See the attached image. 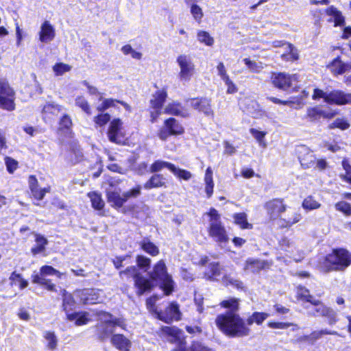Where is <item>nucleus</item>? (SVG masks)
I'll use <instances>...</instances> for the list:
<instances>
[{"label": "nucleus", "mask_w": 351, "mask_h": 351, "mask_svg": "<svg viewBox=\"0 0 351 351\" xmlns=\"http://www.w3.org/2000/svg\"><path fill=\"white\" fill-rule=\"evenodd\" d=\"M215 324L223 334L231 337H246L251 332L245 321L234 312L219 315L216 317Z\"/></svg>", "instance_id": "nucleus-1"}, {"label": "nucleus", "mask_w": 351, "mask_h": 351, "mask_svg": "<svg viewBox=\"0 0 351 351\" xmlns=\"http://www.w3.org/2000/svg\"><path fill=\"white\" fill-rule=\"evenodd\" d=\"M206 215L209 217L208 235L221 247L224 248L228 243L230 238L227 230L221 222V215L213 208H211Z\"/></svg>", "instance_id": "nucleus-2"}, {"label": "nucleus", "mask_w": 351, "mask_h": 351, "mask_svg": "<svg viewBox=\"0 0 351 351\" xmlns=\"http://www.w3.org/2000/svg\"><path fill=\"white\" fill-rule=\"evenodd\" d=\"M326 271H342L351 264V254L346 250H333L325 258Z\"/></svg>", "instance_id": "nucleus-3"}, {"label": "nucleus", "mask_w": 351, "mask_h": 351, "mask_svg": "<svg viewBox=\"0 0 351 351\" xmlns=\"http://www.w3.org/2000/svg\"><path fill=\"white\" fill-rule=\"evenodd\" d=\"M97 315L101 322L97 328L101 339H105L112 334L114 332L113 328L116 326L122 328L125 327L123 318L114 317L111 314L103 311L99 312Z\"/></svg>", "instance_id": "nucleus-4"}, {"label": "nucleus", "mask_w": 351, "mask_h": 351, "mask_svg": "<svg viewBox=\"0 0 351 351\" xmlns=\"http://www.w3.org/2000/svg\"><path fill=\"white\" fill-rule=\"evenodd\" d=\"M150 278L160 282L161 288L166 295H169L172 292L173 281L167 274L166 265L163 261H160L154 265L153 271L150 273Z\"/></svg>", "instance_id": "nucleus-5"}, {"label": "nucleus", "mask_w": 351, "mask_h": 351, "mask_svg": "<svg viewBox=\"0 0 351 351\" xmlns=\"http://www.w3.org/2000/svg\"><path fill=\"white\" fill-rule=\"evenodd\" d=\"M176 62L179 66V79L181 82H189L195 73V65L191 57L187 54H180L176 58Z\"/></svg>", "instance_id": "nucleus-6"}, {"label": "nucleus", "mask_w": 351, "mask_h": 351, "mask_svg": "<svg viewBox=\"0 0 351 351\" xmlns=\"http://www.w3.org/2000/svg\"><path fill=\"white\" fill-rule=\"evenodd\" d=\"M119 276L123 278V276L128 277L132 276L134 279V285L137 289V294L143 295L145 291H149L152 287V282L143 277L137 272V269L134 266L129 267L125 270L119 272Z\"/></svg>", "instance_id": "nucleus-7"}, {"label": "nucleus", "mask_w": 351, "mask_h": 351, "mask_svg": "<svg viewBox=\"0 0 351 351\" xmlns=\"http://www.w3.org/2000/svg\"><path fill=\"white\" fill-rule=\"evenodd\" d=\"M58 273V270L51 266L45 265L40 267V272L34 271L32 275V281L34 284L43 286L46 289L51 291H56L55 285L51 280L45 278L47 276H53Z\"/></svg>", "instance_id": "nucleus-8"}, {"label": "nucleus", "mask_w": 351, "mask_h": 351, "mask_svg": "<svg viewBox=\"0 0 351 351\" xmlns=\"http://www.w3.org/2000/svg\"><path fill=\"white\" fill-rule=\"evenodd\" d=\"M15 94L8 82L3 79L0 80V107L12 111L15 108Z\"/></svg>", "instance_id": "nucleus-9"}, {"label": "nucleus", "mask_w": 351, "mask_h": 351, "mask_svg": "<svg viewBox=\"0 0 351 351\" xmlns=\"http://www.w3.org/2000/svg\"><path fill=\"white\" fill-rule=\"evenodd\" d=\"M167 97V93L165 88L158 90L152 95V99L149 101L150 108L152 109L150 112L151 121L152 123L155 122L161 114L162 106L165 103Z\"/></svg>", "instance_id": "nucleus-10"}, {"label": "nucleus", "mask_w": 351, "mask_h": 351, "mask_svg": "<svg viewBox=\"0 0 351 351\" xmlns=\"http://www.w3.org/2000/svg\"><path fill=\"white\" fill-rule=\"evenodd\" d=\"M311 304L313 308L308 311L309 315L327 317L330 325H333L337 322V314L332 309L326 306L320 301L315 299L312 301Z\"/></svg>", "instance_id": "nucleus-11"}, {"label": "nucleus", "mask_w": 351, "mask_h": 351, "mask_svg": "<svg viewBox=\"0 0 351 351\" xmlns=\"http://www.w3.org/2000/svg\"><path fill=\"white\" fill-rule=\"evenodd\" d=\"M271 80L275 87L286 90L291 87L293 83L298 80V76L296 74L290 75L285 73H275L272 74Z\"/></svg>", "instance_id": "nucleus-12"}, {"label": "nucleus", "mask_w": 351, "mask_h": 351, "mask_svg": "<svg viewBox=\"0 0 351 351\" xmlns=\"http://www.w3.org/2000/svg\"><path fill=\"white\" fill-rule=\"evenodd\" d=\"M265 208L270 219H278L280 222V218H282V214L286 211L287 206L283 203L281 199H274L267 202L265 204Z\"/></svg>", "instance_id": "nucleus-13"}, {"label": "nucleus", "mask_w": 351, "mask_h": 351, "mask_svg": "<svg viewBox=\"0 0 351 351\" xmlns=\"http://www.w3.org/2000/svg\"><path fill=\"white\" fill-rule=\"evenodd\" d=\"M335 114L332 110H324L320 106H317L306 109L305 118L311 122H317L321 118L331 119L335 117Z\"/></svg>", "instance_id": "nucleus-14"}, {"label": "nucleus", "mask_w": 351, "mask_h": 351, "mask_svg": "<svg viewBox=\"0 0 351 351\" xmlns=\"http://www.w3.org/2000/svg\"><path fill=\"white\" fill-rule=\"evenodd\" d=\"M327 104L343 106L351 104V93H347L340 90H334L328 93Z\"/></svg>", "instance_id": "nucleus-15"}, {"label": "nucleus", "mask_w": 351, "mask_h": 351, "mask_svg": "<svg viewBox=\"0 0 351 351\" xmlns=\"http://www.w3.org/2000/svg\"><path fill=\"white\" fill-rule=\"evenodd\" d=\"M123 122L120 119H114L110 123L108 130V137L109 140L117 144H120L122 142L121 138L123 134L121 131Z\"/></svg>", "instance_id": "nucleus-16"}, {"label": "nucleus", "mask_w": 351, "mask_h": 351, "mask_svg": "<svg viewBox=\"0 0 351 351\" xmlns=\"http://www.w3.org/2000/svg\"><path fill=\"white\" fill-rule=\"evenodd\" d=\"M327 68L335 76L342 75L351 71V61L345 62L338 56L327 65Z\"/></svg>", "instance_id": "nucleus-17"}, {"label": "nucleus", "mask_w": 351, "mask_h": 351, "mask_svg": "<svg viewBox=\"0 0 351 351\" xmlns=\"http://www.w3.org/2000/svg\"><path fill=\"white\" fill-rule=\"evenodd\" d=\"M180 315L178 305L175 302H172L165 312L160 311L158 313V318L168 323L173 320H179Z\"/></svg>", "instance_id": "nucleus-18"}, {"label": "nucleus", "mask_w": 351, "mask_h": 351, "mask_svg": "<svg viewBox=\"0 0 351 351\" xmlns=\"http://www.w3.org/2000/svg\"><path fill=\"white\" fill-rule=\"evenodd\" d=\"M274 47H284L289 50V53H282L281 58L285 61H294L298 59L299 55L297 49L291 44L285 41L275 40L272 43Z\"/></svg>", "instance_id": "nucleus-19"}, {"label": "nucleus", "mask_w": 351, "mask_h": 351, "mask_svg": "<svg viewBox=\"0 0 351 351\" xmlns=\"http://www.w3.org/2000/svg\"><path fill=\"white\" fill-rule=\"evenodd\" d=\"M77 297L80 298L81 302L84 304H92L99 302V290L94 289H86L78 290L75 292Z\"/></svg>", "instance_id": "nucleus-20"}, {"label": "nucleus", "mask_w": 351, "mask_h": 351, "mask_svg": "<svg viewBox=\"0 0 351 351\" xmlns=\"http://www.w3.org/2000/svg\"><path fill=\"white\" fill-rule=\"evenodd\" d=\"M210 103V99L205 97L192 99L189 101V104L192 108L198 110L206 116L213 115Z\"/></svg>", "instance_id": "nucleus-21"}, {"label": "nucleus", "mask_w": 351, "mask_h": 351, "mask_svg": "<svg viewBox=\"0 0 351 351\" xmlns=\"http://www.w3.org/2000/svg\"><path fill=\"white\" fill-rule=\"evenodd\" d=\"M56 36L54 27L49 21H45L39 32V40L43 43H49L52 41Z\"/></svg>", "instance_id": "nucleus-22"}, {"label": "nucleus", "mask_w": 351, "mask_h": 351, "mask_svg": "<svg viewBox=\"0 0 351 351\" xmlns=\"http://www.w3.org/2000/svg\"><path fill=\"white\" fill-rule=\"evenodd\" d=\"M28 182L31 193L36 199H43L45 194L49 192V187L40 188L38 186V180L34 176H30L29 177Z\"/></svg>", "instance_id": "nucleus-23"}, {"label": "nucleus", "mask_w": 351, "mask_h": 351, "mask_svg": "<svg viewBox=\"0 0 351 351\" xmlns=\"http://www.w3.org/2000/svg\"><path fill=\"white\" fill-rule=\"evenodd\" d=\"M164 112L182 117H186L189 115L186 108L182 106L181 104L175 101L168 104L165 108Z\"/></svg>", "instance_id": "nucleus-24"}, {"label": "nucleus", "mask_w": 351, "mask_h": 351, "mask_svg": "<svg viewBox=\"0 0 351 351\" xmlns=\"http://www.w3.org/2000/svg\"><path fill=\"white\" fill-rule=\"evenodd\" d=\"M112 344L120 351H129L131 348V341L123 335H114L111 338Z\"/></svg>", "instance_id": "nucleus-25"}, {"label": "nucleus", "mask_w": 351, "mask_h": 351, "mask_svg": "<svg viewBox=\"0 0 351 351\" xmlns=\"http://www.w3.org/2000/svg\"><path fill=\"white\" fill-rule=\"evenodd\" d=\"M107 198L111 206L116 208H121L127 202L124 193L121 195L119 192L115 191L108 190L107 191Z\"/></svg>", "instance_id": "nucleus-26"}, {"label": "nucleus", "mask_w": 351, "mask_h": 351, "mask_svg": "<svg viewBox=\"0 0 351 351\" xmlns=\"http://www.w3.org/2000/svg\"><path fill=\"white\" fill-rule=\"evenodd\" d=\"M326 13L327 15L332 17L335 27L345 25V17L343 16L342 12L335 7L332 5L328 7L326 10Z\"/></svg>", "instance_id": "nucleus-27"}, {"label": "nucleus", "mask_w": 351, "mask_h": 351, "mask_svg": "<svg viewBox=\"0 0 351 351\" xmlns=\"http://www.w3.org/2000/svg\"><path fill=\"white\" fill-rule=\"evenodd\" d=\"M165 186V177L162 174H154L145 183L144 188L149 190L153 188H159Z\"/></svg>", "instance_id": "nucleus-28"}, {"label": "nucleus", "mask_w": 351, "mask_h": 351, "mask_svg": "<svg viewBox=\"0 0 351 351\" xmlns=\"http://www.w3.org/2000/svg\"><path fill=\"white\" fill-rule=\"evenodd\" d=\"M266 267H268V264L267 262L264 261L248 259L246 261L244 269L254 273L258 272V271L265 268Z\"/></svg>", "instance_id": "nucleus-29"}, {"label": "nucleus", "mask_w": 351, "mask_h": 351, "mask_svg": "<svg viewBox=\"0 0 351 351\" xmlns=\"http://www.w3.org/2000/svg\"><path fill=\"white\" fill-rule=\"evenodd\" d=\"M165 126L168 128L171 135H180L184 133V128L174 118H169L165 121Z\"/></svg>", "instance_id": "nucleus-30"}, {"label": "nucleus", "mask_w": 351, "mask_h": 351, "mask_svg": "<svg viewBox=\"0 0 351 351\" xmlns=\"http://www.w3.org/2000/svg\"><path fill=\"white\" fill-rule=\"evenodd\" d=\"M63 110L62 106H59L54 103H48L45 104L43 108V115L45 119H51V115H57Z\"/></svg>", "instance_id": "nucleus-31"}, {"label": "nucleus", "mask_w": 351, "mask_h": 351, "mask_svg": "<svg viewBox=\"0 0 351 351\" xmlns=\"http://www.w3.org/2000/svg\"><path fill=\"white\" fill-rule=\"evenodd\" d=\"M88 315V313L86 312L68 313L67 319L69 321H75L77 326H82L86 324L90 321Z\"/></svg>", "instance_id": "nucleus-32"}, {"label": "nucleus", "mask_w": 351, "mask_h": 351, "mask_svg": "<svg viewBox=\"0 0 351 351\" xmlns=\"http://www.w3.org/2000/svg\"><path fill=\"white\" fill-rule=\"evenodd\" d=\"M269 316V314L267 313L254 312L250 317H248L245 324L248 327L252 326L254 323L257 325H261Z\"/></svg>", "instance_id": "nucleus-33"}, {"label": "nucleus", "mask_w": 351, "mask_h": 351, "mask_svg": "<svg viewBox=\"0 0 351 351\" xmlns=\"http://www.w3.org/2000/svg\"><path fill=\"white\" fill-rule=\"evenodd\" d=\"M302 219V215L298 212H293L290 216H285L280 218V225L283 228H289L295 223L299 222Z\"/></svg>", "instance_id": "nucleus-34"}, {"label": "nucleus", "mask_w": 351, "mask_h": 351, "mask_svg": "<svg viewBox=\"0 0 351 351\" xmlns=\"http://www.w3.org/2000/svg\"><path fill=\"white\" fill-rule=\"evenodd\" d=\"M66 158L71 163L75 164L80 162L83 158V154L80 147L77 145L71 147Z\"/></svg>", "instance_id": "nucleus-35"}, {"label": "nucleus", "mask_w": 351, "mask_h": 351, "mask_svg": "<svg viewBox=\"0 0 351 351\" xmlns=\"http://www.w3.org/2000/svg\"><path fill=\"white\" fill-rule=\"evenodd\" d=\"M75 306V301L73 295L66 292V290H63L62 293V307L66 315L69 313Z\"/></svg>", "instance_id": "nucleus-36"}, {"label": "nucleus", "mask_w": 351, "mask_h": 351, "mask_svg": "<svg viewBox=\"0 0 351 351\" xmlns=\"http://www.w3.org/2000/svg\"><path fill=\"white\" fill-rule=\"evenodd\" d=\"M36 245L32 248L31 251L34 255L42 253L45 250V246L48 241L46 238L40 234H36Z\"/></svg>", "instance_id": "nucleus-37"}, {"label": "nucleus", "mask_w": 351, "mask_h": 351, "mask_svg": "<svg viewBox=\"0 0 351 351\" xmlns=\"http://www.w3.org/2000/svg\"><path fill=\"white\" fill-rule=\"evenodd\" d=\"M234 223L241 229H252V224L247 222V215L245 213H235L233 215Z\"/></svg>", "instance_id": "nucleus-38"}, {"label": "nucleus", "mask_w": 351, "mask_h": 351, "mask_svg": "<svg viewBox=\"0 0 351 351\" xmlns=\"http://www.w3.org/2000/svg\"><path fill=\"white\" fill-rule=\"evenodd\" d=\"M88 196L90 199L93 208L99 211L104 208L105 203L100 194L96 192H90L88 194Z\"/></svg>", "instance_id": "nucleus-39"}, {"label": "nucleus", "mask_w": 351, "mask_h": 351, "mask_svg": "<svg viewBox=\"0 0 351 351\" xmlns=\"http://www.w3.org/2000/svg\"><path fill=\"white\" fill-rule=\"evenodd\" d=\"M250 134L252 136L256 139L258 145L263 148H266L267 146V143L265 140V136L267 134L266 132L260 131L256 128H251L250 130Z\"/></svg>", "instance_id": "nucleus-40"}, {"label": "nucleus", "mask_w": 351, "mask_h": 351, "mask_svg": "<svg viewBox=\"0 0 351 351\" xmlns=\"http://www.w3.org/2000/svg\"><path fill=\"white\" fill-rule=\"evenodd\" d=\"M141 248L152 256H156L159 253L158 247L152 243L149 239H144L140 243Z\"/></svg>", "instance_id": "nucleus-41"}, {"label": "nucleus", "mask_w": 351, "mask_h": 351, "mask_svg": "<svg viewBox=\"0 0 351 351\" xmlns=\"http://www.w3.org/2000/svg\"><path fill=\"white\" fill-rule=\"evenodd\" d=\"M173 165H174L173 164L170 163L169 162L158 160H156L150 166L149 171L151 173L158 172L164 168H167L171 171L172 169L173 168Z\"/></svg>", "instance_id": "nucleus-42"}, {"label": "nucleus", "mask_w": 351, "mask_h": 351, "mask_svg": "<svg viewBox=\"0 0 351 351\" xmlns=\"http://www.w3.org/2000/svg\"><path fill=\"white\" fill-rule=\"evenodd\" d=\"M43 337L45 339L47 347L49 350H54L58 346V338L54 332L51 331H45Z\"/></svg>", "instance_id": "nucleus-43"}, {"label": "nucleus", "mask_w": 351, "mask_h": 351, "mask_svg": "<svg viewBox=\"0 0 351 351\" xmlns=\"http://www.w3.org/2000/svg\"><path fill=\"white\" fill-rule=\"evenodd\" d=\"M296 295L298 300L311 303L315 299L310 295L309 291L305 287L298 286L296 288Z\"/></svg>", "instance_id": "nucleus-44"}, {"label": "nucleus", "mask_w": 351, "mask_h": 351, "mask_svg": "<svg viewBox=\"0 0 351 351\" xmlns=\"http://www.w3.org/2000/svg\"><path fill=\"white\" fill-rule=\"evenodd\" d=\"M99 100V103L97 106V110L100 112H104L110 107H114L117 102H119V101L117 99H104L102 97H100Z\"/></svg>", "instance_id": "nucleus-45"}, {"label": "nucleus", "mask_w": 351, "mask_h": 351, "mask_svg": "<svg viewBox=\"0 0 351 351\" xmlns=\"http://www.w3.org/2000/svg\"><path fill=\"white\" fill-rule=\"evenodd\" d=\"M197 38L199 43H203L206 46L210 47L214 44V38L206 31H198Z\"/></svg>", "instance_id": "nucleus-46"}, {"label": "nucleus", "mask_w": 351, "mask_h": 351, "mask_svg": "<svg viewBox=\"0 0 351 351\" xmlns=\"http://www.w3.org/2000/svg\"><path fill=\"white\" fill-rule=\"evenodd\" d=\"M220 304L222 307L230 309V312L235 313V311H237L239 308V301L234 298L223 300L221 302Z\"/></svg>", "instance_id": "nucleus-47"}, {"label": "nucleus", "mask_w": 351, "mask_h": 351, "mask_svg": "<svg viewBox=\"0 0 351 351\" xmlns=\"http://www.w3.org/2000/svg\"><path fill=\"white\" fill-rule=\"evenodd\" d=\"M302 206L304 210H311L320 208L321 204L317 202L312 196H308L304 199Z\"/></svg>", "instance_id": "nucleus-48"}, {"label": "nucleus", "mask_w": 351, "mask_h": 351, "mask_svg": "<svg viewBox=\"0 0 351 351\" xmlns=\"http://www.w3.org/2000/svg\"><path fill=\"white\" fill-rule=\"evenodd\" d=\"M220 274V267L218 263H210L208 266V271L205 272V276L208 279L215 278L219 276Z\"/></svg>", "instance_id": "nucleus-49"}, {"label": "nucleus", "mask_w": 351, "mask_h": 351, "mask_svg": "<svg viewBox=\"0 0 351 351\" xmlns=\"http://www.w3.org/2000/svg\"><path fill=\"white\" fill-rule=\"evenodd\" d=\"M267 326L270 328L273 329H287L291 326H293L295 327V328L293 329V330H298L299 328L298 325L294 324L293 323L290 322H269L267 324Z\"/></svg>", "instance_id": "nucleus-50"}, {"label": "nucleus", "mask_w": 351, "mask_h": 351, "mask_svg": "<svg viewBox=\"0 0 351 351\" xmlns=\"http://www.w3.org/2000/svg\"><path fill=\"white\" fill-rule=\"evenodd\" d=\"M71 69V66L69 64H65V63H56L53 66V71L54 72L55 75L57 76L62 75L64 73L70 71Z\"/></svg>", "instance_id": "nucleus-51"}, {"label": "nucleus", "mask_w": 351, "mask_h": 351, "mask_svg": "<svg viewBox=\"0 0 351 351\" xmlns=\"http://www.w3.org/2000/svg\"><path fill=\"white\" fill-rule=\"evenodd\" d=\"M190 11L194 20L197 23H200L204 16L202 9L196 3H192Z\"/></svg>", "instance_id": "nucleus-52"}, {"label": "nucleus", "mask_w": 351, "mask_h": 351, "mask_svg": "<svg viewBox=\"0 0 351 351\" xmlns=\"http://www.w3.org/2000/svg\"><path fill=\"white\" fill-rule=\"evenodd\" d=\"M243 62L247 66V67L254 73H258L260 72L263 69V64L261 62H257L253 60H251L249 58H244Z\"/></svg>", "instance_id": "nucleus-53"}, {"label": "nucleus", "mask_w": 351, "mask_h": 351, "mask_svg": "<svg viewBox=\"0 0 351 351\" xmlns=\"http://www.w3.org/2000/svg\"><path fill=\"white\" fill-rule=\"evenodd\" d=\"M75 105L80 107L84 112L88 114H91L90 108L88 101L83 96H78L75 101Z\"/></svg>", "instance_id": "nucleus-54"}, {"label": "nucleus", "mask_w": 351, "mask_h": 351, "mask_svg": "<svg viewBox=\"0 0 351 351\" xmlns=\"http://www.w3.org/2000/svg\"><path fill=\"white\" fill-rule=\"evenodd\" d=\"M171 172L178 178L184 180H189L192 177V174L190 171L177 168L175 165H173Z\"/></svg>", "instance_id": "nucleus-55"}, {"label": "nucleus", "mask_w": 351, "mask_h": 351, "mask_svg": "<svg viewBox=\"0 0 351 351\" xmlns=\"http://www.w3.org/2000/svg\"><path fill=\"white\" fill-rule=\"evenodd\" d=\"M335 207L337 210L341 212L346 216L351 215V205L344 201L339 202L335 204Z\"/></svg>", "instance_id": "nucleus-56"}, {"label": "nucleus", "mask_w": 351, "mask_h": 351, "mask_svg": "<svg viewBox=\"0 0 351 351\" xmlns=\"http://www.w3.org/2000/svg\"><path fill=\"white\" fill-rule=\"evenodd\" d=\"M110 119V116L108 113H101L94 117V122L97 126L105 125Z\"/></svg>", "instance_id": "nucleus-57"}, {"label": "nucleus", "mask_w": 351, "mask_h": 351, "mask_svg": "<svg viewBox=\"0 0 351 351\" xmlns=\"http://www.w3.org/2000/svg\"><path fill=\"white\" fill-rule=\"evenodd\" d=\"M159 300V298L157 295H153L148 298L146 301V306L147 309L152 312V313H154L158 315V313H160L157 311V308L155 306L156 302L157 300Z\"/></svg>", "instance_id": "nucleus-58"}, {"label": "nucleus", "mask_w": 351, "mask_h": 351, "mask_svg": "<svg viewBox=\"0 0 351 351\" xmlns=\"http://www.w3.org/2000/svg\"><path fill=\"white\" fill-rule=\"evenodd\" d=\"M349 127L350 123L344 119H337L330 126V128H337L341 130H346Z\"/></svg>", "instance_id": "nucleus-59"}, {"label": "nucleus", "mask_w": 351, "mask_h": 351, "mask_svg": "<svg viewBox=\"0 0 351 351\" xmlns=\"http://www.w3.org/2000/svg\"><path fill=\"white\" fill-rule=\"evenodd\" d=\"M227 86V93L234 94L237 92L238 88L235 84L232 81L229 76L222 80Z\"/></svg>", "instance_id": "nucleus-60"}, {"label": "nucleus", "mask_w": 351, "mask_h": 351, "mask_svg": "<svg viewBox=\"0 0 351 351\" xmlns=\"http://www.w3.org/2000/svg\"><path fill=\"white\" fill-rule=\"evenodd\" d=\"M223 281L226 285H232L238 289L242 288L243 286V283L240 280L228 276L223 277Z\"/></svg>", "instance_id": "nucleus-61"}, {"label": "nucleus", "mask_w": 351, "mask_h": 351, "mask_svg": "<svg viewBox=\"0 0 351 351\" xmlns=\"http://www.w3.org/2000/svg\"><path fill=\"white\" fill-rule=\"evenodd\" d=\"M322 337L321 330H315L312 332L309 335H306L303 337V339L309 342H315L316 340L320 339Z\"/></svg>", "instance_id": "nucleus-62"}, {"label": "nucleus", "mask_w": 351, "mask_h": 351, "mask_svg": "<svg viewBox=\"0 0 351 351\" xmlns=\"http://www.w3.org/2000/svg\"><path fill=\"white\" fill-rule=\"evenodd\" d=\"M141 186H137L136 187L126 191L124 193L125 197L126 198V200L128 201V199L132 197H136L141 194Z\"/></svg>", "instance_id": "nucleus-63"}, {"label": "nucleus", "mask_w": 351, "mask_h": 351, "mask_svg": "<svg viewBox=\"0 0 351 351\" xmlns=\"http://www.w3.org/2000/svg\"><path fill=\"white\" fill-rule=\"evenodd\" d=\"M136 263L139 267L145 268L149 266L151 260L149 258L139 255L136 258Z\"/></svg>", "instance_id": "nucleus-64"}]
</instances>
